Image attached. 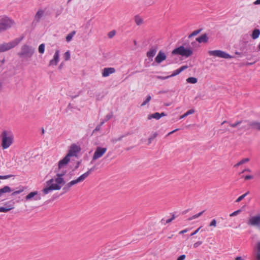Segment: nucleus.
<instances>
[{"label": "nucleus", "instance_id": "obj_1", "mask_svg": "<svg viewBox=\"0 0 260 260\" xmlns=\"http://www.w3.org/2000/svg\"><path fill=\"white\" fill-rule=\"evenodd\" d=\"M56 178L55 179L51 178L46 182L47 186L42 190L44 194H48L54 190H59L61 188L60 185H64L66 183L63 177H61V175H56Z\"/></svg>", "mask_w": 260, "mask_h": 260}, {"label": "nucleus", "instance_id": "obj_2", "mask_svg": "<svg viewBox=\"0 0 260 260\" xmlns=\"http://www.w3.org/2000/svg\"><path fill=\"white\" fill-rule=\"evenodd\" d=\"M192 53V48L188 47L186 43H184L182 46L174 49L172 52L173 55H180L185 57L191 56Z\"/></svg>", "mask_w": 260, "mask_h": 260}, {"label": "nucleus", "instance_id": "obj_3", "mask_svg": "<svg viewBox=\"0 0 260 260\" xmlns=\"http://www.w3.org/2000/svg\"><path fill=\"white\" fill-rule=\"evenodd\" d=\"M13 142V136L11 132L4 131L2 134V147L3 149L9 148Z\"/></svg>", "mask_w": 260, "mask_h": 260}, {"label": "nucleus", "instance_id": "obj_4", "mask_svg": "<svg viewBox=\"0 0 260 260\" xmlns=\"http://www.w3.org/2000/svg\"><path fill=\"white\" fill-rule=\"evenodd\" d=\"M23 39V37L19 38H16L9 43H5L0 44V53L7 51L16 46Z\"/></svg>", "mask_w": 260, "mask_h": 260}, {"label": "nucleus", "instance_id": "obj_5", "mask_svg": "<svg viewBox=\"0 0 260 260\" xmlns=\"http://www.w3.org/2000/svg\"><path fill=\"white\" fill-rule=\"evenodd\" d=\"M35 52V49L26 44L23 45L21 48V51L18 55L21 57L30 58Z\"/></svg>", "mask_w": 260, "mask_h": 260}, {"label": "nucleus", "instance_id": "obj_6", "mask_svg": "<svg viewBox=\"0 0 260 260\" xmlns=\"http://www.w3.org/2000/svg\"><path fill=\"white\" fill-rule=\"evenodd\" d=\"M13 21L8 17H4L0 20V32L11 27Z\"/></svg>", "mask_w": 260, "mask_h": 260}, {"label": "nucleus", "instance_id": "obj_7", "mask_svg": "<svg viewBox=\"0 0 260 260\" xmlns=\"http://www.w3.org/2000/svg\"><path fill=\"white\" fill-rule=\"evenodd\" d=\"M208 53L210 56H214L225 59L233 57L226 52L220 50H210L208 51Z\"/></svg>", "mask_w": 260, "mask_h": 260}, {"label": "nucleus", "instance_id": "obj_8", "mask_svg": "<svg viewBox=\"0 0 260 260\" xmlns=\"http://www.w3.org/2000/svg\"><path fill=\"white\" fill-rule=\"evenodd\" d=\"M107 148L101 147H98L95 151H94V153L93 154V155L92 158V161L95 160L101 157L106 152Z\"/></svg>", "mask_w": 260, "mask_h": 260}, {"label": "nucleus", "instance_id": "obj_9", "mask_svg": "<svg viewBox=\"0 0 260 260\" xmlns=\"http://www.w3.org/2000/svg\"><path fill=\"white\" fill-rule=\"evenodd\" d=\"M80 151V148L76 144H72L70 147V149L67 154L70 157L71 156H76L77 153Z\"/></svg>", "mask_w": 260, "mask_h": 260}, {"label": "nucleus", "instance_id": "obj_10", "mask_svg": "<svg viewBox=\"0 0 260 260\" xmlns=\"http://www.w3.org/2000/svg\"><path fill=\"white\" fill-rule=\"evenodd\" d=\"M248 224L252 226H260V215L252 217L249 219Z\"/></svg>", "mask_w": 260, "mask_h": 260}, {"label": "nucleus", "instance_id": "obj_11", "mask_svg": "<svg viewBox=\"0 0 260 260\" xmlns=\"http://www.w3.org/2000/svg\"><path fill=\"white\" fill-rule=\"evenodd\" d=\"M44 13L45 11L44 10L41 9L39 10L35 16L32 24L36 25L38 22H39L41 18L44 16Z\"/></svg>", "mask_w": 260, "mask_h": 260}, {"label": "nucleus", "instance_id": "obj_12", "mask_svg": "<svg viewBox=\"0 0 260 260\" xmlns=\"http://www.w3.org/2000/svg\"><path fill=\"white\" fill-rule=\"evenodd\" d=\"M167 56L166 54L162 52V51H159L158 54L156 56L155 58V61L158 63H160L162 61L166 59Z\"/></svg>", "mask_w": 260, "mask_h": 260}, {"label": "nucleus", "instance_id": "obj_13", "mask_svg": "<svg viewBox=\"0 0 260 260\" xmlns=\"http://www.w3.org/2000/svg\"><path fill=\"white\" fill-rule=\"evenodd\" d=\"M38 191H32L28 193L25 197L26 200H30L32 198H34V200L36 201L41 200L40 196H38Z\"/></svg>", "mask_w": 260, "mask_h": 260}, {"label": "nucleus", "instance_id": "obj_14", "mask_svg": "<svg viewBox=\"0 0 260 260\" xmlns=\"http://www.w3.org/2000/svg\"><path fill=\"white\" fill-rule=\"evenodd\" d=\"M59 50H56L53 56V58L49 61V66L56 65L59 60Z\"/></svg>", "mask_w": 260, "mask_h": 260}, {"label": "nucleus", "instance_id": "obj_15", "mask_svg": "<svg viewBox=\"0 0 260 260\" xmlns=\"http://www.w3.org/2000/svg\"><path fill=\"white\" fill-rule=\"evenodd\" d=\"M70 160V157L67 155L63 159H61L58 162V169H62L64 166L66 165L69 162Z\"/></svg>", "mask_w": 260, "mask_h": 260}, {"label": "nucleus", "instance_id": "obj_16", "mask_svg": "<svg viewBox=\"0 0 260 260\" xmlns=\"http://www.w3.org/2000/svg\"><path fill=\"white\" fill-rule=\"evenodd\" d=\"M116 70L114 68H104L102 72V76L106 77L109 76L110 74H113L115 72Z\"/></svg>", "mask_w": 260, "mask_h": 260}, {"label": "nucleus", "instance_id": "obj_17", "mask_svg": "<svg viewBox=\"0 0 260 260\" xmlns=\"http://www.w3.org/2000/svg\"><path fill=\"white\" fill-rule=\"evenodd\" d=\"M157 48L155 46L151 47L149 50L147 52V56L149 58H152L154 57L157 52Z\"/></svg>", "mask_w": 260, "mask_h": 260}, {"label": "nucleus", "instance_id": "obj_18", "mask_svg": "<svg viewBox=\"0 0 260 260\" xmlns=\"http://www.w3.org/2000/svg\"><path fill=\"white\" fill-rule=\"evenodd\" d=\"M84 180H85L84 178L81 175L80 176H79L76 179L72 180L70 182L68 183L67 184L68 185V186H69L70 187H71L73 185H74L79 182H82Z\"/></svg>", "mask_w": 260, "mask_h": 260}, {"label": "nucleus", "instance_id": "obj_19", "mask_svg": "<svg viewBox=\"0 0 260 260\" xmlns=\"http://www.w3.org/2000/svg\"><path fill=\"white\" fill-rule=\"evenodd\" d=\"M209 38L207 36L206 34H204L201 36L200 37L196 38V41H198L199 43H207L208 42Z\"/></svg>", "mask_w": 260, "mask_h": 260}, {"label": "nucleus", "instance_id": "obj_20", "mask_svg": "<svg viewBox=\"0 0 260 260\" xmlns=\"http://www.w3.org/2000/svg\"><path fill=\"white\" fill-rule=\"evenodd\" d=\"M248 125H250L251 128L260 131V122L256 121H251L248 122Z\"/></svg>", "mask_w": 260, "mask_h": 260}, {"label": "nucleus", "instance_id": "obj_21", "mask_svg": "<svg viewBox=\"0 0 260 260\" xmlns=\"http://www.w3.org/2000/svg\"><path fill=\"white\" fill-rule=\"evenodd\" d=\"M10 203V202L5 203V205L6 206H7V207H0V212H7L9 211L10 210H11V209H13L14 208V207L13 205H12V206L8 205V204H9Z\"/></svg>", "mask_w": 260, "mask_h": 260}, {"label": "nucleus", "instance_id": "obj_22", "mask_svg": "<svg viewBox=\"0 0 260 260\" xmlns=\"http://www.w3.org/2000/svg\"><path fill=\"white\" fill-rule=\"evenodd\" d=\"M260 36V30L258 28H255L253 30L251 34V37L253 40L257 39Z\"/></svg>", "mask_w": 260, "mask_h": 260}, {"label": "nucleus", "instance_id": "obj_23", "mask_svg": "<svg viewBox=\"0 0 260 260\" xmlns=\"http://www.w3.org/2000/svg\"><path fill=\"white\" fill-rule=\"evenodd\" d=\"M12 191H13V190L9 186H5L4 187L0 189V197H1L3 193L10 192Z\"/></svg>", "mask_w": 260, "mask_h": 260}, {"label": "nucleus", "instance_id": "obj_24", "mask_svg": "<svg viewBox=\"0 0 260 260\" xmlns=\"http://www.w3.org/2000/svg\"><path fill=\"white\" fill-rule=\"evenodd\" d=\"M152 118H154V119H156L157 120L159 119H160V118H159V113L156 112V113H153V114H149L148 116L147 119L148 120H151Z\"/></svg>", "mask_w": 260, "mask_h": 260}, {"label": "nucleus", "instance_id": "obj_25", "mask_svg": "<svg viewBox=\"0 0 260 260\" xmlns=\"http://www.w3.org/2000/svg\"><path fill=\"white\" fill-rule=\"evenodd\" d=\"M128 134H127L126 135H121L120 137H119L118 138H112L111 140V142L113 144H115L117 142L121 141L122 138H124V137H125L126 136L128 135Z\"/></svg>", "mask_w": 260, "mask_h": 260}, {"label": "nucleus", "instance_id": "obj_26", "mask_svg": "<svg viewBox=\"0 0 260 260\" xmlns=\"http://www.w3.org/2000/svg\"><path fill=\"white\" fill-rule=\"evenodd\" d=\"M95 170V167L94 166L92 168L89 169L86 172L84 173L82 175L84 179H85L88 176L90 175V174L94 171Z\"/></svg>", "mask_w": 260, "mask_h": 260}, {"label": "nucleus", "instance_id": "obj_27", "mask_svg": "<svg viewBox=\"0 0 260 260\" xmlns=\"http://www.w3.org/2000/svg\"><path fill=\"white\" fill-rule=\"evenodd\" d=\"M75 34H76V31L74 30V31H72L71 32H70L69 34H68L66 38V41L68 42H70L72 40L74 36L75 35Z\"/></svg>", "mask_w": 260, "mask_h": 260}, {"label": "nucleus", "instance_id": "obj_28", "mask_svg": "<svg viewBox=\"0 0 260 260\" xmlns=\"http://www.w3.org/2000/svg\"><path fill=\"white\" fill-rule=\"evenodd\" d=\"M249 161V158H245L242 159L239 162H238L237 164H236L234 166V167H238L244 163L248 162Z\"/></svg>", "mask_w": 260, "mask_h": 260}, {"label": "nucleus", "instance_id": "obj_29", "mask_svg": "<svg viewBox=\"0 0 260 260\" xmlns=\"http://www.w3.org/2000/svg\"><path fill=\"white\" fill-rule=\"evenodd\" d=\"M186 82L189 83L195 84L198 82V79L195 77H189L186 79Z\"/></svg>", "mask_w": 260, "mask_h": 260}, {"label": "nucleus", "instance_id": "obj_30", "mask_svg": "<svg viewBox=\"0 0 260 260\" xmlns=\"http://www.w3.org/2000/svg\"><path fill=\"white\" fill-rule=\"evenodd\" d=\"M202 30V29L201 28V29H197V30L193 31L190 35H189L188 36V38L190 39L193 36H197L199 33H200Z\"/></svg>", "mask_w": 260, "mask_h": 260}, {"label": "nucleus", "instance_id": "obj_31", "mask_svg": "<svg viewBox=\"0 0 260 260\" xmlns=\"http://www.w3.org/2000/svg\"><path fill=\"white\" fill-rule=\"evenodd\" d=\"M257 252L256 254V258L257 260H260V242L257 244Z\"/></svg>", "mask_w": 260, "mask_h": 260}, {"label": "nucleus", "instance_id": "obj_32", "mask_svg": "<svg viewBox=\"0 0 260 260\" xmlns=\"http://www.w3.org/2000/svg\"><path fill=\"white\" fill-rule=\"evenodd\" d=\"M158 135V133L157 132H155L153 134L152 136H151L148 139V144L151 143L152 141L154 140Z\"/></svg>", "mask_w": 260, "mask_h": 260}, {"label": "nucleus", "instance_id": "obj_33", "mask_svg": "<svg viewBox=\"0 0 260 260\" xmlns=\"http://www.w3.org/2000/svg\"><path fill=\"white\" fill-rule=\"evenodd\" d=\"M251 121H245L244 122L245 123V124L243 125L241 127H240L239 129H242L243 128L248 129L250 128H251L250 125H248V122H250Z\"/></svg>", "mask_w": 260, "mask_h": 260}, {"label": "nucleus", "instance_id": "obj_34", "mask_svg": "<svg viewBox=\"0 0 260 260\" xmlns=\"http://www.w3.org/2000/svg\"><path fill=\"white\" fill-rule=\"evenodd\" d=\"M38 51L41 54L44 53L45 51V45L44 44H41L39 46Z\"/></svg>", "mask_w": 260, "mask_h": 260}, {"label": "nucleus", "instance_id": "obj_35", "mask_svg": "<svg viewBox=\"0 0 260 260\" xmlns=\"http://www.w3.org/2000/svg\"><path fill=\"white\" fill-rule=\"evenodd\" d=\"M151 99V95H149L147 96L146 100L143 102V103L141 104V106H144L146 105L147 103L149 102V101Z\"/></svg>", "mask_w": 260, "mask_h": 260}, {"label": "nucleus", "instance_id": "obj_36", "mask_svg": "<svg viewBox=\"0 0 260 260\" xmlns=\"http://www.w3.org/2000/svg\"><path fill=\"white\" fill-rule=\"evenodd\" d=\"M67 170L62 169V170H58V173H57L56 175H61V177H63V176L66 174Z\"/></svg>", "mask_w": 260, "mask_h": 260}, {"label": "nucleus", "instance_id": "obj_37", "mask_svg": "<svg viewBox=\"0 0 260 260\" xmlns=\"http://www.w3.org/2000/svg\"><path fill=\"white\" fill-rule=\"evenodd\" d=\"M64 57L66 60H68L70 58V53L69 51H68L64 53Z\"/></svg>", "mask_w": 260, "mask_h": 260}, {"label": "nucleus", "instance_id": "obj_38", "mask_svg": "<svg viewBox=\"0 0 260 260\" xmlns=\"http://www.w3.org/2000/svg\"><path fill=\"white\" fill-rule=\"evenodd\" d=\"M181 72L179 69L175 70L172 75H170V78L179 74Z\"/></svg>", "mask_w": 260, "mask_h": 260}, {"label": "nucleus", "instance_id": "obj_39", "mask_svg": "<svg viewBox=\"0 0 260 260\" xmlns=\"http://www.w3.org/2000/svg\"><path fill=\"white\" fill-rule=\"evenodd\" d=\"M115 34H116V31L113 30L110 31L108 33V36L109 38H112L115 35Z\"/></svg>", "mask_w": 260, "mask_h": 260}, {"label": "nucleus", "instance_id": "obj_40", "mask_svg": "<svg viewBox=\"0 0 260 260\" xmlns=\"http://www.w3.org/2000/svg\"><path fill=\"white\" fill-rule=\"evenodd\" d=\"M135 22L138 25H139L142 23L143 20L140 18L136 17Z\"/></svg>", "mask_w": 260, "mask_h": 260}, {"label": "nucleus", "instance_id": "obj_41", "mask_svg": "<svg viewBox=\"0 0 260 260\" xmlns=\"http://www.w3.org/2000/svg\"><path fill=\"white\" fill-rule=\"evenodd\" d=\"M14 176L13 175H5V176H2L0 175V179H8L11 177Z\"/></svg>", "mask_w": 260, "mask_h": 260}, {"label": "nucleus", "instance_id": "obj_42", "mask_svg": "<svg viewBox=\"0 0 260 260\" xmlns=\"http://www.w3.org/2000/svg\"><path fill=\"white\" fill-rule=\"evenodd\" d=\"M202 243H203V242L202 241H197V242H196L195 243L193 244V248H197L198 246L201 245L202 244Z\"/></svg>", "mask_w": 260, "mask_h": 260}, {"label": "nucleus", "instance_id": "obj_43", "mask_svg": "<svg viewBox=\"0 0 260 260\" xmlns=\"http://www.w3.org/2000/svg\"><path fill=\"white\" fill-rule=\"evenodd\" d=\"M242 121H238L236 123L233 124H230L231 126L233 127H236L237 126L242 123Z\"/></svg>", "mask_w": 260, "mask_h": 260}, {"label": "nucleus", "instance_id": "obj_44", "mask_svg": "<svg viewBox=\"0 0 260 260\" xmlns=\"http://www.w3.org/2000/svg\"><path fill=\"white\" fill-rule=\"evenodd\" d=\"M71 187H70L69 186H68V185L67 184L62 188V190H63V192L65 193V192H68V191H69Z\"/></svg>", "mask_w": 260, "mask_h": 260}, {"label": "nucleus", "instance_id": "obj_45", "mask_svg": "<svg viewBox=\"0 0 260 260\" xmlns=\"http://www.w3.org/2000/svg\"><path fill=\"white\" fill-rule=\"evenodd\" d=\"M113 116V114L111 113H109L108 114H107L106 116V117H105V121H108L109 120H110Z\"/></svg>", "mask_w": 260, "mask_h": 260}, {"label": "nucleus", "instance_id": "obj_46", "mask_svg": "<svg viewBox=\"0 0 260 260\" xmlns=\"http://www.w3.org/2000/svg\"><path fill=\"white\" fill-rule=\"evenodd\" d=\"M209 226L216 227V220L215 219H213L211 221V222H210Z\"/></svg>", "mask_w": 260, "mask_h": 260}, {"label": "nucleus", "instance_id": "obj_47", "mask_svg": "<svg viewBox=\"0 0 260 260\" xmlns=\"http://www.w3.org/2000/svg\"><path fill=\"white\" fill-rule=\"evenodd\" d=\"M23 191V189H20V190H19L15 191H14V192L12 193V196H15V195H17V194H18L20 193H21V192H22Z\"/></svg>", "mask_w": 260, "mask_h": 260}, {"label": "nucleus", "instance_id": "obj_48", "mask_svg": "<svg viewBox=\"0 0 260 260\" xmlns=\"http://www.w3.org/2000/svg\"><path fill=\"white\" fill-rule=\"evenodd\" d=\"M241 212V210H237L230 214V216H234L238 215Z\"/></svg>", "mask_w": 260, "mask_h": 260}, {"label": "nucleus", "instance_id": "obj_49", "mask_svg": "<svg viewBox=\"0 0 260 260\" xmlns=\"http://www.w3.org/2000/svg\"><path fill=\"white\" fill-rule=\"evenodd\" d=\"M186 257V256L185 254H182L179 256L177 260H184Z\"/></svg>", "mask_w": 260, "mask_h": 260}, {"label": "nucleus", "instance_id": "obj_50", "mask_svg": "<svg viewBox=\"0 0 260 260\" xmlns=\"http://www.w3.org/2000/svg\"><path fill=\"white\" fill-rule=\"evenodd\" d=\"M201 226H200V228H198V229H197V230H196L194 232H193L192 233H191V234H190V236H193V235H196V234H197V233L199 232V231H200V230L201 229Z\"/></svg>", "mask_w": 260, "mask_h": 260}, {"label": "nucleus", "instance_id": "obj_51", "mask_svg": "<svg viewBox=\"0 0 260 260\" xmlns=\"http://www.w3.org/2000/svg\"><path fill=\"white\" fill-rule=\"evenodd\" d=\"M169 78H170V76H166V77L157 76L158 79H162V80H165V79H168Z\"/></svg>", "mask_w": 260, "mask_h": 260}, {"label": "nucleus", "instance_id": "obj_52", "mask_svg": "<svg viewBox=\"0 0 260 260\" xmlns=\"http://www.w3.org/2000/svg\"><path fill=\"white\" fill-rule=\"evenodd\" d=\"M198 217H199V216H198V214H195V215H193L192 217H189V218L188 219V220H192V219H196V218H198Z\"/></svg>", "mask_w": 260, "mask_h": 260}, {"label": "nucleus", "instance_id": "obj_53", "mask_svg": "<svg viewBox=\"0 0 260 260\" xmlns=\"http://www.w3.org/2000/svg\"><path fill=\"white\" fill-rule=\"evenodd\" d=\"M194 112V110L193 109H190V110H188V111H187L186 112V113L187 114V115H188L189 114H193Z\"/></svg>", "mask_w": 260, "mask_h": 260}, {"label": "nucleus", "instance_id": "obj_54", "mask_svg": "<svg viewBox=\"0 0 260 260\" xmlns=\"http://www.w3.org/2000/svg\"><path fill=\"white\" fill-rule=\"evenodd\" d=\"M253 178V176L250 175H246L245 176V180H250Z\"/></svg>", "mask_w": 260, "mask_h": 260}, {"label": "nucleus", "instance_id": "obj_55", "mask_svg": "<svg viewBox=\"0 0 260 260\" xmlns=\"http://www.w3.org/2000/svg\"><path fill=\"white\" fill-rule=\"evenodd\" d=\"M178 130H179V128H177V129H174V130H173V131H172V132H170V133H169L167 134V135L166 136V137H168V136H170V135H171V134H173L174 133H175V132H176L178 131Z\"/></svg>", "mask_w": 260, "mask_h": 260}, {"label": "nucleus", "instance_id": "obj_56", "mask_svg": "<svg viewBox=\"0 0 260 260\" xmlns=\"http://www.w3.org/2000/svg\"><path fill=\"white\" fill-rule=\"evenodd\" d=\"M187 68H188L187 66H182L181 68H180L179 69L181 72H182L183 71L186 69Z\"/></svg>", "mask_w": 260, "mask_h": 260}, {"label": "nucleus", "instance_id": "obj_57", "mask_svg": "<svg viewBox=\"0 0 260 260\" xmlns=\"http://www.w3.org/2000/svg\"><path fill=\"white\" fill-rule=\"evenodd\" d=\"M244 198H243L242 196H241L236 200V202H237V203L240 202Z\"/></svg>", "mask_w": 260, "mask_h": 260}, {"label": "nucleus", "instance_id": "obj_58", "mask_svg": "<svg viewBox=\"0 0 260 260\" xmlns=\"http://www.w3.org/2000/svg\"><path fill=\"white\" fill-rule=\"evenodd\" d=\"M255 175L258 177V178H260V170H257V171H256L255 172Z\"/></svg>", "mask_w": 260, "mask_h": 260}, {"label": "nucleus", "instance_id": "obj_59", "mask_svg": "<svg viewBox=\"0 0 260 260\" xmlns=\"http://www.w3.org/2000/svg\"><path fill=\"white\" fill-rule=\"evenodd\" d=\"M167 115V114L165 112H162L161 113H159V118H160L162 117L165 116Z\"/></svg>", "mask_w": 260, "mask_h": 260}, {"label": "nucleus", "instance_id": "obj_60", "mask_svg": "<svg viewBox=\"0 0 260 260\" xmlns=\"http://www.w3.org/2000/svg\"><path fill=\"white\" fill-rule=\"evenodd\" d=\"M197 42H198V41H196V40L194 41L191 42V45L193 47H194L196 45H197Z\"/></svg>", "mask_w": 260, "mask_h": 260}, {"label": "nucleus", "instance_id": "obj_61", "mask_svg": "<svg viewBox=\"0 0 260 260\" xmlns=\"http://www.w3.org/2000/svg\"><path fill=\"white\" fill-rule=\"evenodd\" d=\"M187 231H188V230H187V229L183 230H182V231H180V232H179V234H184V233H186V232H187Z\"/></svg>", "mask_w": 260, "mask_h": 260}, {"label": "nucleus", "instance_id": "obj_62", "mask_svg": "<svg viewBox=\"0 0 260 260\" xmlns=\"http://www.w3.org/2000/svg\"><path fill=\"white\" fill-rule=\"evenodd\" d=\"M254 5H260V0H256L254 2Z\"/></svg>", "mask_w": 260, "mask_h": 260}, {"label": "nucleus", "instance_id": "obj_63", "mask_svg": "<svg viewBox=\"0 0 260 260\" xmlns=\"http://www.w3.org/2000/svg\"><path fill=\"white\" fill-rule=\"evenodd\" d=\"M251 172V170H250L249 169L247 168V169H244V170L242 171V173H243V172Z\"/></svg>", "mask_w": 260, "mask_h": 260}, {"label": "nucleus", "instance_id": "obj_64", "mask_svg": "<svg viewBox=\"0 0 260 260\" xmlns=\"http://www.w3.org/2000/svg\"><path fill=\"white\" fill-rule=\"evenodd\" d=\"M235 260H244L241 256H237L236 258H235Z\"/></svg>", "mask_w": 260, "mask_h": 260}]
</instances>
